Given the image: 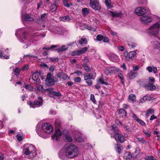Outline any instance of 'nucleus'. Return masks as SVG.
I'll use <instances>...</instances> for the list:
<instances>
[{
    "label": "nucleus",
    "mask_w": 160,
    "mask_h": 160,
    "mask_svg": "<svg viewBox=\"0 0 160 160\" xmlns=\"http://www.w3.org/2000/svg\"><path fill=\"white\" fill-rule=\"evenodd\" d=\"M67 156L70 158H74L78 156V148L74 145H70L65 148Z\"/></svg>",
    "instance_id": "f257e3e1"
},
{
    "label": "nucleus",
    "mask_w": 160,
    "mask_h": 160,
    "mask_svg": "<svg viewBox=\"0 0 160 160\" xmlns=\"http://www.w3.org/2000/svg\"><path fill=\"white\" fill-rule=\"evenodd\" d=\"M55 125L56 128V131L54 134L52 135V138L53 140L57 141L59 140L61 135V122L59 119H56Z\"/></svg>",
    "instance_id": "f03ea898"
},
{
    "label": "nucleus",
    "mask_w": 160,
    "mask_h": 160,
    "mask_svg": "<svg viewBox=\"0 0 160 160\" xmlns=\"http://www.w3.org/2000/svg\"><path fill=\"white\" fill-rule=\"evenodd\" d=\"M160 25L158 22H156L151 27V34L157 37L158 34Z\"/></svg>",
    "instance_id": "7ed1b4c3"
},
{
    "label": "nucleus",
    "mask_w": 160,
    "mask_h": 160,
    "mask_svg": "<svg viewBox=\"0 0 160 160\" xmlns=\"http://www.w3.org/2000/svg\"><path fill=\"white\" fill-rule=\"evenodd\" d=\"M35 151V148L32 145H25L23 150V152L26 155H29L31 152L34 153Z\"/></svg>",
    "instance_id": "20e7f679"
},
{
    "label": "nucleus",
    "mask_w": 160,
    "mask_h": 160,
    "mask_svg": "<svg viewBox=\"0 0 160 160\" xmlns=\"http://www.w3.org/2000/svg\"><path fill=\"white\" fill-rule=\"evenodd\" d=\"M46 84L48 86L53 85L55 82H56L52 74L51 73H48L47 75V77L45 80Z\"/></svg>",
    "instance_id": "39448f33"
},
{
    "label": "nucleus",
    "mask_w": 160,
    "mask_h": 160,
    "mask_svg": "<svg viewBox=\"0 0 160 160\" xmlns=\"http://www.w3.org/2000/svg\"><path fill=\"white\" fill-rule=\"evenodd\" d=\"M134 12L138 16H143L146 14L147 9L144 7H138L136 8Z\"/></svg>",
    "instance_id": "423d86ee"
},
{
    "label": "nucleus",
    "mask_w": 160,
    "mask_h": 160,
    "mask_svg": "<svg viewBox=\"0 0 160 160\" xmlns=\"http://www.w3.org/2000/svg\"><path fill=\"white\" fill-rule=\"evenodd\" d=\"M90 4L91 8L95 10H99L101 9L98 0H90Z\"/></svg>",
    "instance_id": "0eeeda50"
},
{
    "label": "nucleus",
    "mask_w": 160,
    "mask_h": 160,
    "mask_svg": "<svg viewBox=\"0 0 160 160\" xmlns=\"http://www.w3.org/2000/svg\"><path fill=\"white\" fill-rule=\"evenodd\" d=\"M42 130L47 133H50L52 131V125L47 123H43L42 126Z\"/></svg>",
    "instance_id": "6e6552de"
},
{
    "label": "nucleus",
    "mask_w": 160,
    "mask_h": 160,
    "mask_svg": "<svg viewBox=\"0 0 160 160\" xmlns=\"http://www.w3.org/2000/svg\"><path fill=\"white\" fill-rule=\"evenodd\" d=\"M140 20L143 24H148L150 22V16L149 15L143 16L140 18Z\"/></svg>",
    "instance_id": "1a4fd4ad"
},
{
    "label": "nucleus",
    "mask_w": 160,
    "mask_h": 160,
    "mask_svg": "<svg viewBox=\"0 0 160 160\" xmlns=\"http://www.w3.org/2000/svg\"><path fill=\"white\" fill-rule=\"evenodd\" d=\"M114 137L115 140L117 142L122 143L125 141V139L124 136L119 133L118 132H116L114 134Z\"/></svg>",
    "instance_id": "9d476101"
},
{
    "label": "nucleus",
    "mask_w": 160,
    "mask_h": 160,
    "mask_svg": "<svg viewBox=\"0 0 160 160\" xmlns=\"http://www.w3.org/2000/svg\"><path fill=\"white\" fill-rule=\"evenodd\" d=\"M67 154L65 149L61 150L58 154L59 158L63 160H66L68 158Z\"/></svg>",
    "instance_id": "9b49d317"
},
{
    "label": "nucleus",
    "mask_w": 160,
    "mask_h": 160,
    "mask_svg": "<svg viewBox=\"0 0 160 160\" xmlns=\"http://www.w3.org/2000/svg\"><path fill=\"white\" fill-rule=\"evenodd\" d=\"M42 103V101H38L36 102H32L31 101L28 102V104L29 105L30 107L34 108L37 107V106H39Z\"/></svg>",
    "instance_id": "f8f14e48"
},
{
    "label": "nucleus",
    "mask_w": 160,
    "mask_h": 160,
    "mask_svg": "<svg viewBox=\"0 0 160 160\" xmlns=\"http://www.w3.org/2000/svg\"><path fill=\"white\" fill-rule=\"evenodd\" d=\"M22 41L21 42H22L25 43L28 42L27 44L29 45L31 44V39L30 38L28 35L27 34H24L23 36V38L22 39Z\"/></svg>",
    "instance_id": "ddd939ff"
},
{
    "label": "nucleus",
    "mask_w": 160,
    "mask_h": 160,
    "mask_svg": "<svg viewBox=\"0 0 160 160\" xmlns=\"http://www.w3.org/2000/svg\"><path fill=\"white\" fill-rule=\"evenodd\" d=\"M8 49L5 51H4L3 50L0 51V57L2 58L6 59L9 58V57L5 54L6 53H8Z\"/></svg>",
    "instance_id": "4468645a"
},
{
    "label": "nucleus",
    "mask_w": 160,
    "mask_h": 160,
    "mask_svg": "<svg viewBox=\"0 0 160 160\" xmlns=\"http://www.w3.org/2000/svg\"><path fill=\"white\" fill-rule=\"evenodd\" d=\"M96 74L95 72L91 73L88 75H84V80H87L88 79H94L96 77Z\"/></svg>",
    "instance_id": "2eb2a0df"
},
{
    "label": "nucleus",
    "mask_w": 160,
    "mask_h": 160,
    "mask_svg": "<svg viewBox=\"0 0 160 160\" xmlns=\"http://www.w3.org/2000/svg\"><path fill=\"white\" fill-rule=\"evenodd\" d=\"M136 52L135 51L130 52L128 53L127 52H125L124 55L126 58H129L132 59L136 55Z\"/></svg>",
    "instance_id": "dca6fc26"
},
{
    "label": "nucleus",
    "mask_w": 160,
    "mask_h": 160,
    "mask_svg": "<svg viewBox=\"0 0 160 160\" xmlns=\"http://www.w3.org/2000/svg\"><path fill=\"white\" fill-rule=\"evenodd\" d=\"M57 75V77L60 79H62L63 80H65L68 79H69L67 75L65 73L62 72L58 73Z\"/></svg>",
    "instance_id": "f3484780"
},
{
    "label": "nucleus",
    "mask_w": 160,
    "mask_h": 160,
    "mask_svg": "<svg viewBox=\"0 0 160 160\" xmlns=\"http://www.w3.org/2000/svg\"><path fill=\"white\" fill-rule=\"evenodd\" d=\"M137 75V73L135 71H132L128 72V77L130 79L134 78Z\"/></svg>",
    "instance_id": "a211bd4d"
},
{
    "label": "nucleus",
    "mask_w": 160,
    "mask_h": 160,
    "mask_svg": "<svg viewBox=\"0 0 160 160\" xmlns=\"http://www.w3.org/2000/svg\"><path fill=\"white\" fill-rule=\"evenodd\" d=\"M24 20L25 21H33V19L31 17V16L28 14H26L24 16Z\"/></svg>",
    "instance_id": "6ab92c4d"
},
{
    "label": "nucleus",
    "mask_w": 160,
    "mask_h": 160,
    "mask_svg": "<svg viewBox=\"0 0 160 160\" xmlns=\"http://www.w3.org/2000/svg\"><path fill=\"white\" fill-rule=\"evenodd\" d=\"M75 137L76 141L77 142H82L83 141L81 134L79 132L77 133V134L75 135Z\"/></svg>",
    "instance_id": "aec40b11"
},
{
    "label": "nucleus",
    "mask_w": 160,
    "mask_h": 160,
    "mask_svg": "<svg viewBox=\"0 0 160 160\" xmlns=\"http://www.w3.org/2000/svg\"><path fill=\"white\" fill-rule=\"evenodd\" d=\"M110 59L112 61H115L118 60V57L116 54L114 53H112L110 56Z\"/></svg>",
    "instance_id": "412c9836"
},
{
    "label": "nucleus",
    "mask_w": 160,
    "mask_h": 160,
    "mask_svg": "<svg viewBox=\"0 0 160 160\" xmlns=\"http://www.w3.org/2000/svg\"><path fill=\"white\" fill-rule=\"evenodd\" d=\"M121 12H111L110 15L113 17H120L122 15Z\"/></svg>",
    "instance_id": "4be33fe9"
},
{
    "label": "nucleus",
    "mask_w": 160,
    "mask_h": 160,
    "mask_svg": "<svg viewBox=\"0 0 160 160\" xmlns=\"http://www.w3.org/2000/svg\"><path fill=\"white\" fill-rule=\"evenodd\" d=\"M58 33L60 34H63L64 33V31L62 28L60 27H57L56 28Z\"/></svg>",
    "instance_id": "5701e85b"
},
{
    "label": "nucleus",
    "mask_w": 160,
    "mask_h": 160,
    "mask_svg": "<svg viewBox=\"0 0 160 160\" xmlns=\"http://www.w3.org/2000/svg\"><path fill=\"white\" fill-rule=\"evenodd\" d=\"M132 157L131 153L129 152H126L125 154L124 158L126 159L129 160Z\"/></svg>",
    "instance_id": "b1692460"
},
{
    "label": "nucleus",
    "mask_w": 160,
    "mask_h": 160,
    "mask_svg": "<svg viewBox=\"0 0 160 160\" xmlns=\"http://www.w3.org/2000/svg\"><path fill=\"white\" fill-rule=\"evenodd\" d=\"M68 48V46H63L58 49V52H62L67 50Z\"/></svg>",
    "instance_id": "393cba45"
},
{
    "label": "nucleus",
    "mask_w": 160,
    "mask_h": 160,
    "mask_svg": "<svg viewBox=\"0 0 160 160\" xmlns=\"http://www.w3.org/2000/svg\"><path fill=\"white\" fill-rule=\"evenodd\" d=\"M116 151L119 154H120L122 152V150L123 149V147L120 145L118 146H117L116 148Z\"/></svg>",
    "instance_id": "a878e982"
},
{
    "label": "nucleus",
    "mask_w": 160,
    "mask_h": 160,
    "mask_svg": "<svg viewBox=\"0 0 160 160\" xmlns=\"http://www.w3.org/2000/svg\"><path fill=\"white\" fill-rule=\"evenodd\" d=\"M111 128L112 129L114 132V134L116 132H118V129L115 125L113 124L111 127Z\"/></svg>",
    "instance_id": "bb28decb"
},
{
    "label": "nucleus",
    "mask_w": 160,
    "mask_h": 160,
    "mask_svg": "<svg viewBox=\"0 0 160 160\" xmlns=\"http://www.w3.org/2000/svg\"><path fill=\"white\" fill-rule=\"evenodd\" d=\"M64 140L66 142H71L72 141L71 137L68 135H65L64 138Z\"/></svg>",
    "instance_id": "cd10ccee"
},
{
    "label": "nucleus",
    "mask_w": 160,
    "mask_h": 160,
    "mask_svg": "<svg viewBox=\"0 0 160 160\" xmlns=\"http://www.w3.org/2000/svg\"><path fill=\"white\" fill-rule=\"evenodd\" d=\"M36 131L38 135L41 137H43L44 136L41 131L40 128L38 127L36 128Z\"/></svg>",
    "instance_id": "c85d7f7f"
},
{
    "label": "nucleus",
    "mask_w": 160,
    "mask_h": 160,
    "mask_svg": "<svg viewBox=\"0 0 160 160\" xmlns=\"http://www.w3.org/2000/svg\"><path fill=\"white\" fill-rule=\"evenodd\" d=\"M83 67L84 70L87 72L90 71L91 69L88 65L86 63H84L83 64Z\"/></svg>",
    "instance_id": "c756f323"
},
{
    "label": "nucleus",
    "mask_w": 160,
    "mask_h": 160,
    "mask_svg": "<svg viewBox=\"0 0 160 160\" xmlns=\"http://www.w3.org/2000/svg\"><path fill=\"white\" fill-rule=\"evenodd\" d=\"M79 42L81 45L86 44L87 43V41L85 38H81L79 40Z\"/></svg>",
    "instance_id": "7c9ffc66"
},
{
    "label": "nucleus",
    "mask_w": 160,
    "mask_h": 160,
    "mask_svg": "<svg viewBox=\"0 0 160 160\" xmlns=\"http://www.w3.org/2000/svg\"><path fill=\"white\" fill-rule=\"evenodd\" d=\"M57 9V6L55 4H52L50 8V10L51 12H53L55 11Z\"/></svg>",
    "instance_id": "2f4dec72"
},
{
    "label": "nucleus",
    "mask_w": 160,
    "mask_h": 160,
    "mask_svg": "<svg viewBox=\"0 0 160 160\" xmlns=\"http://www.w3.org/2000/svg\"><path fill=\"white\" fill-rule=\"evenodd\" d=\"M88 49V47H86L82 48V49H81L80 50H79L80 54L85 53L87 51Z\"/></svg>",
    "instance_id": "473e14b6"
},
{
    "label": "nucleus",
    "mask_w": 160,
    "mask_h": 160,
    "mask_svg": "<svg viewBox=\"0 0 160 160\" xmlns=\"http://www.w3.org/2000/svg\"><path fill=\"white\" fill-rule=\"evenodd\" d=\"M20 69L18 67H16L15 69L13 70L15 74L18 76L20 74Z\"/></svg>",
    "instance_id": "72a5a7b5"
},
{
    "label": "nucleus",
    "mask_w": 160,
    "mask_h": 160,
    "mask_svg": "<svg viewBox=\"0 0 160 160\" xmlns=\"http://www.w3.org/2000/svg\"><path fill=\"white\" fill-rule=\"evenodd\" d=\"M82 12L84 15H86L89 13V10L86 8H83L82 9Z\"/></svg>",
    "instance_id": "f704fd0d"
},
{
    "label": "nucleus",
    "mask_w": 160,
    "mask_h": 160,
    "mask_svg": "<svg viewBox=\"0 0 160 160\" xmlns=\"http://www.w3.org/2000/svg\"><path fill=\"white\" fill-rule=\"evenodd\" d=\"M129 99L131 101H134L136 100V97L134 94H130L129 96Z\"/></svg>",
    "instance_id": "c9c22d12"
},
{
    "label": "nucleus",
    "mask_w": 160,
    "mask_h": 160,
    "mask_svg": "<svg viewBox=\"0 0 160 160\" xmlns=\"http://www.w3.org/2000/svg\"><path fill=\"white\" fill-rule=\"evenodd\" d=\"M38 75L36 73H34L32 76V79L34 81H39V79L38 80Z\"/></svg>",
    "instance_id": "e433bc0d"
},
{
    "label": "nucleus",
    "mask_w": 160,
    "mask_h": 160,
    "mask_svg": "<svg viewBox=\"0 0 160 160\" xmlns=\"http://www.w3.org/2000/svg\"><path fill=\"white\" fill-rule=\"evenodd\" d=\"M149 97L148 96H145L143 97L140 99V102H145L148 100L149 99Z\"/></svg>",
    "instance_id": "4c0bfd02"
},
{
    "label": "nucleus",
    "mask_w": 160,
    "mask_h": 160,
    "mask_svg": "<svg viewBox=\"0 0 160 160\" xmlns=\"http://www.w3.org/2000/svg\"><path fill=\"white\" fill-rule=\"evenodd\" d=\"M119 112L120 113H122V115L124 116H126L127 112L126 111L123 109H119Z\"/></svg>",
    "instance_id": "58836bf2"
},
{
    "label": "nucleus",
    "mask_w": 160,
    "mask_h": 160,
    "mask_svg": "<svg viewBox=\"0 0 160 160\" xmlns=\"http://www.w3.org/2000/svg\"><path fill=\"white\" fill-rule=\"evenodd\" d=\"M71 20L68 16H65L62 18L61 20L64 22L69 21Z\"/></svg>",
    "instance_id": "ea45409f"
},
{
    "label": "nucleus",
    "mask_w": 160,
    "mask_h": 160,
    "mask_svg": "<svg viewBox=\"0 0 160 160\" xmlns=\"http://www.w3.org/2000/svg\"><path fill=\"white\" fill-rule=\"evenodd\" d=\"M50 94H52V95H54L55 97H59L61 96V94L59 92H50Z\"/></svg>",
    "instance_id": "a19ab883"
},
{
    "label": "nucleus",
    "mask_w": 160,
    "mask_h": 160,
    "mask_svg": "<svg viewBox=\"0 0 160 160\" xmlns=\"http://www.w3.org/2000/svg\"><path fill=\"white\" fill-rule=\"evenodd\" d=\"M105 3L107 7L109 8H110L112 7L111 4L110 0H105Z\"/></svg>",
    "instance_id": "79ce46f5"
},
{
    "label": "nucleus",
    "mask_w": 160,
    "mask_h": 160,
    "mask_svg": "<svg viewBox=\"0 0 160 160\" xmlns=\"http://www.w3.org/2000/svg\"><path fill=\"white\" fill-rule=\"evenodd\" d=\"M80 55L81 54L80 53L79 50L74 51L72 52L71 53V55L72 56H76Z\"/></svg>",
    "instance_id": "37998d69"
},
{
    "label": "nucleus",
    "mask_w": 160,
    "mask_h": 160,
    "mask_svg": "<svg viewBox=\"0 0 160 160\" xmlns=\"http://www.w3.org/2000/svg\"><path fill=\"white\" fill-rule=\"evenodd\" d=\"M98 81L99 83L105 85L108 84V83L107 82H104L103 78H100L98 80Z\"/></svg>",
    "instance_id": "c03bdc74"
},
{
    "label": "nucleus",
    "mask_w": 160,
    "mask_h": 160,
    "mask_svg": "<svg viewBox=\"0 0 160 160\" xmlns=\"http://www.w3.org/2000/svg\"><path fill=\"white\" fill-rule=\"evenodd\" d=\"M103 36L99 34L97 36L96 39L98 41H101L102 40Z\"/></svg>",
    "instance_id": "a18cd8bd"
},
{
    "label": "nucleus",
    "mask_w": 160,
    "mask_h": 160,
    "mask_svg": "<svg viewBox=\"0 0 160 160\" xmlns=\"http://www.w3.org/2000/svg\"><path fill=\"white\" fill-rule=\"evenodd\" d=\"M57 47V46L56 45H53L51 46L50 48H46L45 47L43 48V49H45L47 50H52L53 48H56Z\"/></svg>",
    "instance_id": "49530a36"
},
{
    "label": "nucleus",
    "mask_w": 160,
    "mask_h": 160,
    "mask_svg": "<svg viewBox=\"0 0 160 160\" xmlns=\"http://www.w3.org/2000/svg\"><path fill=\"white\" fill-rule=\"evenodd\" d=\"M49 60L53 62H58V59L56 57L50 58Z\"/></svg>",
    "instance_id": "de8ad7c7"
},
{
    "label": "nucleus",
    "mask_w": 160,
    "mask_h": 160,
    "mask_svg": "<svg viewBox=\"0 0 160 160\" xmlns=\"http://www.w3.org/2000/svg\"><path fill=\"white\" fill-rule=\"evenodd\" d=\"M155 46L158 48H160V43L158 41H156L154 42Z\"/></svg>",
    "instance_id": "09e8293b"
},
{
    "label": "nucleus",
    "mask_w": 160,
    "mask_h": 160,
    "mask_svg": "<svg viewBox=\"0 0 160 160\" xmlns=\"http://www.w3.org/2000/svg\"><path fill=\"white\" fill-rule=\"evenodd\" d=\"M25 88L30 91H32L33 90L32 87L30 85H26Z\"/></svg>",
    "instance_id": "8fccbe9b"
},
{
    "label": "nucleus",
    "mask_w": 160,
    "mask_h": 160,
    "mask_svg": "<svg viewBox=\"0 0 160 160\" xmlns=\"http://www.w3.org/2000/svg\"><path fill=\"white\" fill-rule=\"evenodd\" d=\"M157 71V68L156 67H151V72L153 71V72L155 73H156Z\"/></svg>",
    "instance_id": "3c124183"
},
{
    "label": "nucleus",
    "mask_w": 160,
    "mask_h": 160,
    "mask_svg": "<svg viewBox=\"0 0 160 160\" xmlns=\"http://www.w3.org/2000/svg\"><path fill=\"white\" fill-rule=\"evenodd\" d=\"M37 89L39 92H43V87L42 85H39Z\"/></svg>",
    "instance_id": "603ef678"
},
{
    "label": "nucleus",
    "mask_w": 160,
    "mask_h": 160,
    "mask_svg": "<svg viewBox=\"0 0 160 160\" xmlns=\"http://www.w3.org/2000/svg\"><path fill=\"white\" fill-rule=\"evenodd\" d=\"M85 80L86 81V83H87L89 86L92 85V82L91 79H88Z\"/></svg>",
    "instance_id": "864d4df0"
},
{
    "label": "nucleus",
    "mask_w": 160,
    "mask_h": 160,
    "mask_svg": "<svg viewBox=\"0 0 160 160\" xmlns=\"http://www.w3.org/2000/svg\"><path fill=\"white\" fill-rule=\"evenodd\" d=\"M103 42H108L109 41V39L107 37H103V39H102Z\"/></svg>",
    "instance_id": "5fc2aeb1"
},
{
    "label": "nucleus",
    "mask_w": 160,
    "mask_h": 160,
    "mask_svg": "<svg viewBox=\"0 0 160 160\" xmlns=\"http://www.w3.org/2000/svg\"><path fill=\"white\" fill-rule=\"evenodd\" d=\"M90 99L92 101V102L94 103H95L96 102V101L95 99V97L93 95L91 94V95Z\"/></svg>",
    "instance_id": "6e6d98bb"
},
{
    "label": "nucleus",
    "mask_w": 160,
    "mask_h": 160,
    "mask_svg": "<svg viewBox=\"0 0 160 160\" xmlns=\"http://www.w3.org/2000/svg\"><path fill=\"white\" fill-rule=\"evenodd\" d=\"M137 122H138V123L142 125H145V122L143 121L140 119H139L137 121Z\"/></svg>",
    "instance_id": "4d7b16f0"
},
{
    "label": "nucleus",
    "mask_w": 160,
    "mask_h": 160,
    "mask_svg": "<svg viewBox=\"0 0 160 160\" xmlns=\"http://www.w3.org/2000/svg\"><path fill=\"white\" fill-rule=\"evenodd\" d=\"M28 68V65H25L22 68V71H25L27 70Z\"/></svg>",
    "instance_id": "13d9d810"
},
{
    "label": "nucleus",
    "mask_w": 160,
    "mask_h": 160,
    "mask_svg": "<svg viewBox=\"0 0 160 160\" xmlns=\"http://www.w3.org/2000/svg\"><path fill=\"white\" fill-rule=\"evenodd\" d=\"M64 5L67 7H69L70 6L69 3L67 2V0H65L63 2Z\"/></svg>",
    "instance_id": "bf43d9fd"
},
{
    "label": "nucleus",
    "mask_w": 160,
    "mask_h": 160,
    "mask_svg": "<svg viewBox=\"0 0 160 160\" xmlns=\"http://www.w3.org/2000/svg\"><path fill=\"white\" fill-rule=\"evenodd\" d=\"M157 118V117L154 114L152 115L151 116V120H152Z\"/></svg>",
    "instance_id": "052dcab7"
},
{
    "label": "nucleus",
    "mask_w": 160,
    "mask_h": 160,
    "mask_svg": "<svg viewBox=\"0 0 160 160\" xmlns=\"http://www.w3.org/2000/svg\"><path fill=\"white\" fill-rule=\"evenodd\" d=\"M156 88V86L151 83V91L154 90Z\"/></svg>",
    "instance_id": "680f3d73"
},
{
    "label": "nucleus",
    "mask_w": 160,
    "mask_h": 160,
    "mask_svg": "<svg viewBox=\"0 0 160 160\" xmlns=\"http://www.w3.org/2000/svg\"><path fill=\"white\" fill-rule=\"evenodd\" d=\"M81 78L79 77H77L74 79V81L75 82H79L81 81Z\"/></svg>",
    "instance_id": "e2e57ef3"
},
{
    "label": "nucleus",
    "mask_w": 160,
    "mask_h": 160,
    "mask_svg": "<svg viewBox=\"0 0 160 160\" xmlns=\"http://www.w3.org/2000/svg\"><path fill=\"white\" fill-rule=\"evenodd\" d=\"M143 86L146 89L149 90V88L150 86V83H148V85L147 84H144Z\"/></svg>",
    "instance_id": "0e129e2a"
},
{
    "label": "nucleus",
    "mask_w": 160,
    "mask_h": 160,
    "mask_svg": "<svg viewBox=\"0 0 160 160\" xmlns=\"http://www.w3.org/2000/svg\"><path fill=\"white\" fill-rule=\"evenodd\" d=\"M17 139L19 141H22V137H21V136H20V135H18L17 136Z\"/></svg>",
    "instance_id": "69168bd1"
},
{
    "label": "nucleus",
    "mask_w": 160,
    "mask_h": 160,
    "mask_svg": "<svg viewBox=\"0 0 160 160\" xmlns=\"http://www.w3.org/2000/svg\"><path fill=\"white\" fill-rule=\"evenodd\" d=\"M132 117L135 120L137 121L139 119L138 117L134 114H132Z\"/></svg>",
    "instance_id": "338daca9"
},
{
    "label": "nucleus",
    "mask_w": 160,
    "mask_h": 160,
    "mask_svg": "<svg viewBox=\"0 0 160 160\" xmlns=\"http://www.w3.org/2000/svg\"><path fill=\"white\" fill-rule=\"evenodd\" d=\"M128 44L129 46H131V47L132 48H134L136 46V44L135 43H133L132 45L130 43L128 42Z\"/></svg>",
    "instance_id": "774afa93"
}]
</instances>
